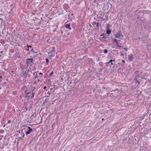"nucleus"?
<instances>
[{
    "mask_svg": "<svg viewBox=\"0 0 151 151\" xmlns=\"http://www.w3.org/2000/svg\"><path fill=\"white\" fill-rule=\"evenodd\" d=\"M114 35L115 38L119 39H122L124 37L121 30H119L117 33Z\"/></svg>",
    "mask_w": 151,
    "mask_h": 151,
    "instance_id": "obj_1",
    "label": "nucleus"
},
{
    "mask_svg": "<svg viewBox=\"0 0 151 151\" xmlns=\"http://www.w3.org/2000/svg\"><path fill=\"white\" fill-rule=\"evenodd\" d=\"M20 68L21 69L22 71L21 73V76H26L27 73L28 72L29 70L27 69L26 68Z\"/></svg>",
    "mask_w": 151,
    "mask_h": 151,
    "instance_id": "obj_2",
    "label": "nucleus"
},
{
    "mask_svg": "<svg viewBox=\"0 0 151 151\" xmlns=\"http://www.w3.org/2000/svg\"><path fill=\"white\" fill-rule=\"evenodd\" d=\"M24 130H27L25 132V134L26 135H27L30 134L31 132L33 130L30 127H26L24 128H23L22 131V132Z\"/></svg>",
    "mask_w": 151,
    "mask_h": 151,
    "instance_id": "obj_3",
    "label": "nucleus"
},
{
    "mask_svg": "<svg viewBox=\"0 0 151 151\" xmlns=\"http://www.w3.org/2000/svg\"><path fill=\"white\" fill-rule=\"evenodd\" d=\"M26 63L27 66H31L33 64V59L32 58H28L27 59Z\"/></svg>",
    "mask_w": 151,
    "mask_h": 151,
    "instance_id": "obj_4",
    "label": "nucleus"
},
{
    "mask_svg": "<svg viewBox=\"0 0 151 151\" xmlns=\"http://www.w3.org/2000/svg\"><path fill=\"white\" fill-rule=\"evenodd\" d=\"M55 47H52L51 50V51L49 53V57L51 58L53 56V55H55Z\"/></svg>",
    "mask_w": 151,
    "mask_h": 151,
    "instance_id": "obj_5",
    "label": "nucleus"
},
{
    "mask_svg": "<svg viewBox=\"0 0 151 151\" xmlns=\"http://www.w3.org/2000/svg\"><path fill=\"white\" fill-rule=\"evenodd\" d=\"M128 59L130 61H132L134 59V57L132 54L128 55Z\"/></svg>",
    "mask_w": 151,
    "mask_h": 151,
    "instance_id": "obj_6",
    "label": "nucleus"
},
{
    "mask_svg": "<svg viewBox=\"0 0 151 151\" xmlns=\"http://www.w3.org/2000/svg\"><path fill=\"white\" fill-rule=\"evenodd\" d=\"M118 42L119 41H117L115 43L116 45V47L115 48H118V47L120 48L121 47V44L119 43Z\"/></svg>",
    "mask_w": 151,
    "mask_h": 151,
    "instance_id": "obj_7",
    "label": "nucleus"
},
{
    "mask_svg": "<svg viewBox=\"0 0 151 151\" xmlns=\"http://www.w3.org/2000/svg\"><path fill=\"white\" fill-rule=\"evenodd\" d=\"M116 38H112L111 39V40L113 42V43L114 44H115V43L117 42V41H120V40H118L116 39Z\"/></svg>",
    "mask_w": 151,
    "mask_h": 151,
    "instance_id": "obj_8",
    "label": "nucleus"
},
{
    "mask_svg": "<svg viewBox=\"0 0 151 151\" xmlns=\"http://www.w3.org/2000/svg\"><path fill=\"white\" fill-rule=\"evenodd\" d=\"M24 92L26 94V97H28L29 99H30V97L31 96H28V95L29 93V91H28L26 89L25 90Z\"/></svg>",
    "mask_w": 151,
    "mask_h": 151,
    "instance_id": "obj_9",
    "label": "nucleus"
},
{
    "mask_svg": "<svg viewBox=\"0 0 151 151\" xmlns=\"http://www.w3.org/2000/svg\"><path fill=\"white\" fill-rule=\"evenodd\" d=\"M109 63H110L111 65H114L115 64V60L111 59L109 61Z\"/></svg>",
    "mask_w": 151,
    "mask_h": 151,
    "instance_id": "obj_10",
    "label": "nucleus"
},
{
    "mask_svg": "<svg viewBox=\"0 0 151 151\" xmlns=\"http://www.w3.org/2000/svg\"><path fill=\"white\" fill-rule=\"evenodd\" d=\"M65 27L67 29H68L69 30H70L71 29V27H70V24H65Z\"/></svg>",
    "mask_w": 151,
    "mask_h": 151,
    "instance_id": "obj_11",
    "label": "nucleus"
},
{
    "mask_svg": "<svg viewBox=\"0 0 151 151\" xmlns=\"http://www.w3.org/2000/svg\"><path fill=\"white\" fill-rule=\"evenodd\" d=\"M33 75L34 76V78L35 79H36L38 78V77L37 76V73L36 72H35L33 73Z\"/></svg>",
    "mask_w": 151,
    "mask_h": 151,
    "instance_id": "obj_12",
    "label": "nucleus"
},
{
    "mask_svg": "<svg viewBox=\"0 0 151 151\" xmlns=\"http://www.w3.org/2000/svg\"><path fill=\"white\" fill-rule=\"evenodd\" d=\"M48 101V99H47V98L45 99L42 104V105L43 106L44 105L46 104L47 103Z\"/></svg>",
    "mask_w": 151,
    "mask_h": 151,
    "instance_id": "obj_13",
    "label": "nucleus"
},
{
    "mask_svg": "<svg viewBox=\"0 0 151 151\" xmlns=\"http://www.w3.org/2000/svg\"><path fill=\"white\" fill-rule=\"evenodd\" d=\"M95 24H96V27H99V23L98 22L96 23V22H94L92 23V25H95Z\"/></svg>",
    "mask_w": 151,
    "mask_h": 151,
    "instance_id": "obj_14",
    "label": "nucleus"
},
{
    "mask_svg": "<svg viewBox=\"0 0 151 151\" xmlns=\"http://www.w3.org/2000/svg\"><path fill=\"white\" fill-rule=\"evenodd\" d=\"M106 32V34L109 35L111 33V30H110L109 29H107Z\"/></svg>",
    "mask_w": 151,
    "mask_h": 151,
    "instance_id": "obj_15",
    "label": "nucleus"
},
{
    "mask_svg": "<svg viewBox=\"0 0 151 151\" xmlns=\"http://www.w3.org/2000/svg\"><path fill=\"white\" fill-rule=\"evenodd\" d=\"M38 78H39L41 80V81H42V80L45 77H43L42 76H38Z\"/></svg>",
    "mask_w": 151,
    "mask_h": 151,
    "instance_id": "obj_16",
    "label": "nucleus"
},
{
    "mask_svg": "<svg viewBox=\"0 0 151 151\" xmlns=\"http://www.w3.org/2000/svg\"><path fill=\"white\" fill-rule=\"evenodd\" d=\"M24 48L25 49V50H27L28 51H29V47H28L27 46H24Z\"/></svg>",
    "mask_w": 151,
    "mask_h": 151,
    "instance_id": "obj_17",
    "label": "nucleus"
},
{
    "mask_svg": "<svg viewBox=\"0 0 151 151\" xmlns=\"http://www.w3.org/2000/svg\"><path fill=\"white\" fill-rule=\"evenodd\" d=\"M35 94V92H32V96H31V98H30L32 99V98L34 97Z\"/></svg>",
    "mask_w": 151,
    "mask_h": 151,
    "instance_id": "obj_18",
    "label": "nucleus"
},
{
    "mask_svg": "<svg viewBox=\"0 0 151 151\" xmlns=\"http://www.w3.org/2000/svg\"><path fill=\"white\" fill-rule=\"evenodd\" d=\"M31 51L32 52L34 53H37V52H35V50H34L33 48H32V49H31Z\"/></svg>",
    "mask_w": 151,
    "mask_h": 151,
    "instance_id": "obj_19",
    "label": "nucleus"
},
{
    "mask_svg": "<svg viewBox=\"0 0 151 151\" xmlns=\"http://www.w3.org/2000/svg\"><path fill=\"white\" fill-rule=\"evenodd\" d=\"M53 71H51L49 74V76H51L52 75V74H53Z\"/></svg>",
    "mask_w": 151,
    "mask_h": 151,
    "instance_id": "obj_20",
    "label": "nucleus"
},
{
    "mask_svg": "<svg viewBox=\"0 0 151 151\" xmlns=\"http://www.w3.org/2000/svg\"><path fill=\"white\" fill-rule=\"evenodd\" d=\"M110 27V25L108 24H106V29H109V28Z\"/></svg>",
    "mask_w": 151,
    "mask_h": 151,
    "instance_id": "obj_21",
    "label": "nucleus"
},
{
    "mask_svg": "<svg viewBox=\"0 0 151 151\" xmlns=\"http://www.w3.org/2000/svg\"><path fill=\"white\" fill-rule=\"evenodd\" d=\"M46 64L48 65V62H49V60H48V59L47 58L46 59Z\"/></svg>",
    "mask_w": 151,
    "mask_h": 151,
    "instance_id": "obj_22",
    "label": "nucleus"
},
{
    "mask_svg": "<svg viewBox=\"0 0 151 151\" xmlns=\"http://www.w3.org/2000/svg\"><path fill=\"white\" fill-rule=\"evenodd\" d=\"M89 26H87V28H89V29H90L91 27V25L90 23H89Z\"/></svg>",
    "mask_w": 151,
    "mask_h": 151,
    "instance_id": "obj_23",
    "label": "nucleus"
},
{
    "mask_svg": "<svg viewBox=\"0 0 151 151\" xmlns=\"http://www.w3.org/2000/svg\"><path fill=\"white\" fill-rule=\"evenodd\" d=\"M104 53H107V50L106 49H104Z\"/></svg>",
    "mask_w": 151,
    "mask_h": 151,
    "instance_id": "obj_24",
    "label": "nucleus"
},
{
    "mask_svg": "<svg viewBox=\"0 0 151 151\" xmlns=\"http://www.w3.org/2000/svg\"><path fill=\"white\" fill-rule=\"evenodd\" d=\"M47 94H48L49 95H51V92H49V91H48V92H47Z\"/></svg>",
    "mask_w": 151,
    "mask_h": 151,
    "instance_id": "obj_25",
    "label": "nucleus"
},
{
    "mask_svg": "<svg viewBox=\"0 0 151 151\" xmlns=\"http://www.w3.org/2000/svg\"><path fill=\"white\" fill-rule=\"evenodd\" d=\"M11 122V121L10 120H9L8 121V122H7V124H8L9 123H10Z\"/></svg>",
    "mask_w": 151,
    "mask_h": 151,
    "instance_id": "obj_26",
    "label": "nucleus"
},
{
    "mask_svg": "<svg viewBox=\"0 0 151 151\" xmlns=\"http://www.w3.org/2000/svg\"><path fill=\"white\" fill-rule=\"evenodd\" d=\"M124 50H126V51L127 52V49H128V48L127 47H126V48H124Z\"/></svg>",
    "mask_w": 151,
    "mask_h": 151,
    "instance_id": "obj_27",
    "label": "nucleus"
},
{
    "mask_svg": "<svg viewBox=\"0 0 151 151\" xmlns=\"http://www.w3.org/2000/svg\"><path fill=\"white\" fill-rule=\"evenodd\" d=\"M35 88H34L32 90V92H35Z\"/></svg>",
    "mask_w": 151,
    "mask_h": 151,
    "instance_id": "obj_28",
    "label": "nucleus"
},
{
    "mask_svg": "<svg viewBox=\"0 0 151 151\" xmlns=\"http://www.w3.org/2000/svg\"><path fill=\"white\" fill-rule=\"evenodd\" d=\"M27 46L29 47H32V46L31 45H28V44H27Z\"/></svg>",
    "mask_w": 151,
    "mask_h": 151,
    "instance_id": "obj_29",
    "label": "nucleus"
},
{
    "mask_svg": "<svg viewBox=\"0 0 151 151\" xmlns=\"http://www.w3.org/2000/svg\"><path fill=\"white\" fill-rule=\"evenodd\" d=\"M122 62L123 63H124V64L125 63V61L124 60H122Z\"/></svg>",
    "mask_w": 151,
    "mask_h": 151,
    "instance_id": "obj_30",
    "label": "nucleus"
},
{
    "mask_svg": "<svg viewBox=\"0 0 151 151\" xmlns=\"http://www.w3.org/2000/svg\"><path fill=\"white\" fill-rule=\"evenodd\" d=\"M39 75H43V73H41V72L40 73H39Z\"/></svg>",
    "mask_w": 151,
    "mask_h": 151,
    "instance_id": "obj_31",
    "label": "nucleus"
},
{
    "mask_svg": "<svg viewBox=\"0 0 151 151\" xmlns=\"http://www.w3.org/2000/svg\"><path fill=\"white\" fill-rule=\"evenodd\" d=\"M46 88H47V87H46V86H44V87H43V89H46Z\"/></svg>",
    "mask_w": 151,
    "mask_h": 151,
    "instance_id": "obj_32",
    "label": "nucleus"
},
{
    "mask_svg": "<svg viewBox=\"0 0 151 151\" xmlns=\"http://www.w3.org/2000/svg\"><path fill=\"white\" fill-rule=\"evenodd\" d=\"M110 63H109V62H107V63H106V64L107 65V64H109Z\"/></svg>",
    "mask_w": 151,
    "mask_h": 151,
    "instance_id": "obj_33",
    "label": "nucleus"
},
{
    "mask_svg": "<svg viewBox=\"0 0 151 151\" xmlns=\"http://www.w3.org/2000/svg\"><path fill=\"white\" fill-rule=\"evenodd\" d=\"M40 79H38V80H37V82H39V81H40Z\"/></svg>",
    "mask_w": 151,
    "mask_h": 151,
    "instance_id": "obj_34",
    "label": "nucleus"
},
{
    "mask_svg": "<svg viewBox=\"0 0 151 151\" xmlns=\"http://www.w3.org/2000/svg\"><path fill=\"white\" fill-rule=\"evenodd\" d=\"M25 109L27 111V107H25Z\"/></svg>",
    "mask_w": 151,
    "mask_h": 151,
    "instance_id": "obj_35",
    "label": "nucleus"
},
{
    "mask_svg": "<svg viewBox=\"0 0 151 151\" xmlns=\"http://www.w3.org/2000/svg\"><path fill=\"white\" fill-rule=\"evenodd\" d=\"M24 136V133H23L22 134V137H23Z\"/></svg>",
    "mask_w": 151,
    "mask_h": 151,
    "instance_id": "obj_36",
    "label": "nucleus"
},
{
    "mask_svg": "<svg viewBox=\"0 0 151 151\" xmlns=\"http://www.w3.org/2000/svg\"><path fill=\"white\" fill-rule=\"evenodd\" d=\"M36 81H35L34 82V84H35V83H36Z\"/></svg>",
    "mask_w": 151,
    "mask_h": 151,
    "instance_id": "obj_37",
    "label": "nucleus"
},
{
    "mask_svg": "<svg viewBox=\"0 0 151 151\" xmlns=\"http://www.w3.org/2000/svg\"><path fill=\"white\" fill-rule=\"evenodd\" d=\"M103 35H104V34H102L101 35V36H103Z\"/></svg>",
    "mask_w": 151,
    "mask_h": 151,
    "instance_id": "obj_38",
    "label": "nucleus"
},
{
    "mask_svg": "<svg viewBox=\"0 0 151 151\" xmlns=\"http://www.w3.org/2000/svg\"><path fill=\"white\" fill-rule=\"evenodd\" d=\"M3 52L1 51L0 52V53H2Z\"/></svg>",
    "mask_w": 151,
    "mask_h": 151,
    "instance_id": "obj_39",
    "label": "nucleus"
},
{
    "mask_svg": "<svg viewBox=\"0 0 151 151\" xmlns=\"http://www.w3.org/2000/svg\"><path fill=\"white\" fill-rule=\"evenodd\" d=\"M102 120H104V119H101Z\"/></svg>",
    "mask_w": 151,
    "mask_h": 151,
    "instance_id": "obj_40",
    "label": "nucleus"
},
{
    "mask_svg": "<svg viewBox=\"0 0 151 151\" xmlns=\"http://www.w3.org/2000/svg\"><path fill=\"white\" fill-rule=\"evenodd\" d=\"M5 126V125H4L3 127H4Z\"/></svg>",
    "mask_w": 151,
    "mask_h": 151,
    "instance_id": "obj_41",
    "label": "nucleus"
},
{
    "mask_svg": "<svg viewBox=\"0 0 151 151\" xmlns=\"http://www.w3.org/2000/svg\"><path fill=\"white\" fill-rule=\"evenodd\" d=\"M104 19H103L102 20V21H104Z\"/></svg>",
    "mask_w": 151,
    "mask_h": 151,
    "instance_id": "obj_42",
    "label": "nucleus"
},
{
    "mask_svg": "<svg viewBox=\"0 0 151 151\" xmlns=\"http://www.w3.org/2000/svg\"><path fill=\"white\" fill-rule=\"evenodd\" d=\"M105 38H106V37H105Z\"/></svg>",
    "mask_w": 151,
    "mask_h": 151,
    "instance_id": "obj_43",
    "label": "nucleus"
},
{
    "mask_svg": "<svg viewBox=\"0 0 151 151\" xmlns=\"http://www.w3.org/2000/svg\"><path fill=\"white\" fill-rule=\"evenodd\" d=\"M100 19H103V18H100Z\"/></svg>",
    "mask_w": 151,
    "mask_h": 151,
    "instance_id": "obj_44",
    "label": "nucleus"
},
{
    "mask_svg": "<svg viewBox=\"0 0 151 151\" xmlns=\"http://www.w3.org/2000/svg\"><path fill=\"white\" fill-rule=\"evenodd\" d=\"M0 78H2L1 76Z\"/></svg>",
    "mask_w": 151,
    "mask_h": 151,
    "instance_id": "obj_45",
    "label": "nucleus"
}]
</instances>
